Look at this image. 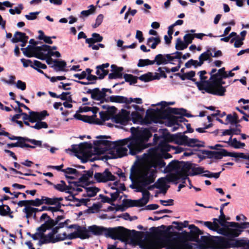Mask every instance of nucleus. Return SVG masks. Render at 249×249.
<instances>
[{
  "label": "nucleus",
  "mask_w": 249,
  "mask_h": 249,
  "mask_svg": "<svg viewBox=\"0 0 249 249\" xmlns=\"http://www.w3.org/2000/svg\"><path fill=\"white\" fill-rule=\"evenodd\" d=\"M108 98V101L118 103H125L127 105L128 98L119 95H112Z\"/></svg>",
  "instance_id": "7c9ffc66"
},
{
  "label": "nucleus",
  "mask_w": 249,
  "mask_h": 249,
  "mask_svg": "<svg viewBox=\"0 0 249 249\" xmlns=\"http://www.w3.org/2000/svg\"><path fill=\"white\" fill-rule=\"evenodd\" d=\"M43 224L45 225V226L47 228V230H51L56 225L54 219L52 218H49V219H47Z\"/></svg>",
  "instance_id": "0e129e2a"
},
{
  "label": "nucleus",
  "mask_w": 249,
  "mask_h": 249,
  "mask_svg": "<svg viewBox=\"0 0 249 249\" xmlns=\"http://www.w3.org/2000/svg\"><path fill=\"white\" fill-rule=\"evenodd\" d=\"M185 42L182 41L180 38H178L176 40L175 48L177 50H183L187 47Z\"/></svg>",
  "instance_id": "09e8293b"
},
{
  "label": "nucleus",
  "mask_w": 249,
  "mask_h": 249,
  "mask_svg": "<svg viewBox=\"0 0 249 249\" xmlns=\"http://www.w3.org/2000/svg\"><path fill=\"white\" fill-rule=\"evenodd\" d=\"M158 115L160 119H167L171 114L180 115L185 116L187 118L192 117L193 116L187 112V110L183 108H173L167 107L165 109L157 108Z\"/></svg>",
  "instance_id": "9d476101"
},
{
  "label": "nucleus",
  "mask_w": 249,
  "mask_h": 249,
  "mask_svg": "<svg viewBox=\"0 0 249 249\" xmlns=\"http://www.w3.org/2000/svg\"><path fill=\"white\" fill-rule=\"evenodd\" d=\"M86 93L90 94L91 98L93 100L100 101L101 103L108 102V98H106L107 94L104 93L102 89L100 90L98 88H95L92 89H89Z\"/></svg>",
  "instance_id": "4468645a"
},
{
  "label": "nucleus",
  "mask_w": 249,
  "mask_h": 249,
  "mask_svg": "<svg viewBox=\"0 0 249 249\" xmlns=\"http://www.w3.org/2000/svg\"><path fill=\"white\" fill-rule=\"evenodd\" d=\"M189 222L188 221H184L183 222H178V221H173L172 222V224L179 225H181V226H175L174 228L178 230L181 231L183 228H186L188 226Z\"/></svg>",
  "instance_id": "13d9d810"
},
{
  "label": "nucleus",
  "mask_w": 249,
  "mask_h": 249,
  "mask_svg": "<svg viewBox=\"0 0 249 249\" xmlns=\"http://www.w3.org/2000/svg\"><path fill=\"white\" fill-rule=\"evenodd\" d=\"M167 125L168 126L171 127L175 124L178 125V126L181 125L178 123V116H176L171 114L167 119Z\"/></svg>",
  "instance_id": "c03bdc74"
},
{
  "label": "nucleus",
  "mask_w": 249,
  "mask_h": 249,
  "mask_svg": "<svg viewBox=\"0 0 249 249\" xmlns=\"http://www.w3.org/2000/svg\"><path fill=\"white\" fill-rule=\"evenodd\" d=\"M50 46L43 44L41 46L28 45L26 48H21L24 54L28 57H35L39 59H44L42 57V51L46 52Z\"/></svg>",
  "instance_id": "1a4fd4ad"
},
{
  "label": "nucleus",
  "mask_w": 249,
  "mask_h": 249,
  "mask_svg": "<svg viewBox=\"0 0 249 249\" xmlns=\"http://www.w3.org/2000/svg\"><path fill=\"white\" fill-rule=\"evenodd\" d=\"M175 75L179 76L182 80L188 79L194 82L196 80V79L194 78V77L196 75V72L194 71H191L182 74L180 73H176L175 74Z\"/></svg>",
  "instance_id": "a878e982"
},
{
  "label": "nucleus",
  "mask_w": 249,
  "mask_h": 249,
  "mask_svg": "<svg viewBox=\"0 0 249 249\" xmlns=\"http://www.w3.org/2000/svg\"><path fill=\"white\" fill-rule=\"evenodd\" d=\"M48 124L46 122H42L41 121H38L36 123L35 125L31 126V127L38 130L40 129L41 128H48Z\"/></svg>",
  "instance_id": "6e6d98bb"
},
{
  "label": "nucleus",
  "mask_w": 249,
  "mask_h": 249,
  "mask_svg": "<svg viewBox=\"0 0 249 249\" xmlns=\"http://www.w3.org/2000/svg\"><path fill=\"white\" fill-rule=\"evenodd\" d=\"M224 142L228 143L229 145L234 148H239V145L238 144V143L240 142L238 141L236 138H234L233 139H232L231 137L228 142Z\"/></svg>",
  "instance_id": "4d7b16f0"
},
{
  "label": "nucleus",
  "mask_w": 249,
  "mask_h": 249,
  "mask_svg": "<svg viewBox=\"0 0 249 249\" xmlns=\"http://www.w3.org/2000/svg\"><path fill=\"white\" fill-rule=\"evenodd\" d=\"M229 227V226H226L225 227H223L222 228H220L219 227V228L216 230V231H217L219 234L223 235L226 237H228V229Z\"/></svg>",
  "instance_id": "338daca9"
},
{
  "label": "nucleus",
  "mask_w": 249,
  "mask_h": 249,
  "mask_svg": "<svg viewBox=\"0 0 249 249\" xmlns=\"http://www.w3.org/2000/svg\"><path fill=\"white\" fill-rule=\"evenodd\" d=\"M123 205L126 208L136 207L135 200L124 199L123 200Z\"/></svg>",
  "instance_id": "e2e57ef3"
},
{
  "label": "nucleus",
  "mask_w": 249,
  "mask_h": 249,
  "mask_svg": "<svg viewBox=\"0 0 249 249\" xmlns=\"http://www.w3.org/2000/svg\"><path fill=\"white\" fill-rule=\"evenodd\" d=\"M83 173L84 174L79 178V182H87L86 185H88L89 184V182H88L89 179L93 175V169L91 168L88 171H84Z\"/></svg>",
  "instance_id": "bb28decb"
},
{
  "label": "nucleus",
  "mask_w": 249,
  "mask_h": 249,
  "mask_svg": "<svg viewBox=\"0 0 249 249\" xmlns=\"http://www.w3.org/2000/svg\"><path fill=\"white\" fill-rule=\"evenodd\" d=\"M44 204L47 205H54L56 204L55 197L50 198L47 196H43Z\"/></svg>",
  "instance_id": "680f3d73"
},
{
  "label": "nucleus",
  "mask_w": 249,
  "mask_h": 249,
  "mask_svg": "<svg viewBox=\"0 0 249 249\" xmlns=\"http://www.w3.org/2000/svg\"><path fill=\"white\" fill-rule=\"evenodd\" d=\"M47 230V228L45 227V225L43 224H42L40 227L37 228V231H38V233H39V237H40V240L39 242V245H42L43 244H41V241L47 239L46 235L44 234V233Z\"/></svg>",
  "instance_id": "37998d69"
},
{
  "label": "nucleus",
  "mask_w": 249,
  "mask_h": 249,
  "mask_svg": "<svg viewBox=\"0 0 249 249\" xmlns=\"http://www.w3.org/2000/svg\"><path fill=\"white\" fill-rule=\"evenodd\" d=\"M154 62H155V63L158 66L167 64L165 54H162L160 53L156 55L155 57Z\"/></svg>",
  "instance_id": "c9c22d12"
},
{
  "label": "nucleus",
  "mask_w": 249,
  "mask_h": 249,
  "mask_svg": "<svg viewBox=\"0 0 249 249\" xmlns=\"http://www.w3.org/2000/svg\"><path fill=\"white\" fill-rule=\"evenodd\" d=\"M212 241L211 236H201L200 239L199 238V241L197 242L200 245L206 246L209 244Z\"/></svg>",
  "instance_id": "8fccbe9b"
},
{
  "label": "nucleus",
  "mask_w": 249,
  "mask_h": 249,
  "mask_svg": "<svg viewBox=\"0 0 249 249\" xmlns=\"http://www.w3.org/2000/svg\"><path fill=\"white\" fill-rule=\"evenodd\" d=\"M34 210H36L35 208L29 206L24 208L22 211L26 213V217L29 218L33 215L34 213Z\"/></svg>",
  "instance_id": "5fc2aeb1"
},
{
  "label": "nucleus",
  "mask_w": 249,
  "mask_h": 249,
  "mask_svg": "<svg viewBox=\"0 0 249 249\" xmlns=\"http://www.w3.org/2000/svg\"><path fill=\"white\" fill-rule=\"evenodd\" d=\"M186 163V161L173 160L165 167V172L170 173L174 171L176 172L177 171H179L181 169L182 165H185Z\"/></svg>",
  "instance_id": "aec40b11"
},
{
  "label": "nucleus",
  "mask_w": 249,
  "mask_h": 249,
  "mask_svg": "<svg viewBox=\"0 0 249 249\" xmlns=\"http://www.w3.org/2000/svg\"><path fill=\"white\" fill-rule=\"evenodd\" d=\"M61 237V234H58L55 237V235H53V236H50L48 237L47 239L41 240V244L55 243L65 240V238Z\"/></svg>",
  "instance_id": "393cba45"
},
{
  "label": "nucleus",
  "mask_w": 249,
  "mask_h": 249,
  "mask_svg": "<svg viewBox=\"0 0 249 249\" xmlns=\"http://www.w3.org/2000/svg\"><path fill=\"white\" fill-rule=\"evenodd\" d=\"M43 196H41V199L36 198L35 200H29V206L31 207V206L35 207H38L44 204L43 200Z\"/></svg>",
  "instance_id": "603ef678"
},
{
  "label": "nucleus",
  "mask_w": 249,
  "mask_h": 249,
  "mask_svg": "<svg viewBox=\"0 0 249 249\" xmlns=\"http://www.w3.org/2000/svg\"><path fill=\"white\" fill-rule=\"evenodd\" d=\"M228 237H237L243 231V230L239 228H229L228 229Z\"/></svg>",
  "instance_id": "4c0bfd02"
},
{
  "label": "nucleus",
  "mask_w": 249,
  "mask_h": 249,
  "mask_svg": "<svg viewBox=\"0 0 249 249\" xmlns=\"http://www.w3.org/2000/svg\"><path fill=\"white\" fill-rule=\"evenodd\" d=\"M112 72L108 74V79H113L121 78L123 77V71L124 68L122 67H118L115 65H111Z\"/></svg>",
  "instance_id": "5701e85b"
},
{
  "label": "nucleus",
  "mask_w": 249,
  "mask_h": 249,
  "mask_svg": "<svg viewBox=\"0 0 249 249\" xmlns=\"http://www.w3.org/2000/svg\"><path fill=\"white\" fill-rule=\"evenodd\" d=\"M160 42L161 40L159 36L156 37L152 36L147 39L146 44L150 46L151 49H154Z\"/></svg>",
  "instance_id": "f704fd0d"
},
{
  "label": "nucleus",
  "mask_w": 249,
  "mask_h": 249,
  "mask_svg": "<svg viewBox=\"0 0 249 249\" xmlns=\"http://www.w3.org/2000/svg\"><path fill=\"white\" fill-rule=\"evenodd\" d=\"M155 64V62L153 60H150L149 59H140L139 60L137 66L138 67H143L146 66L153 65Z\"/></svg>",
  "instance_id": "3c124183"
},
{
  "label": "nucleus",
  "mask_w": 249,
  "mask_h": 249,
  "mask_svg": "<svg viewBox=\"0 0 249 249\" xmlns=\"http://www.w3.org/2000/svg\"><path fill=\"white\" fill-rule=\"evenodd\" d=\"M131 136L127 139V142L124 144L118 143L115 147H112L109 152L112 155V158H122L127 155L129 149V154L136 155L148 147L150 144L147 143L152 136L149 128L132 127L130 128Z\"/></svg>",
  "instance_id": "f257e3e1"
},
{
  "label": "nucleus",
  "mask_w": 249,
  "mask_h": 249,
  "mask_svg": "<svg viewBox=\"0 0 249 249\" xmlns=\"http://www.w3.org/2000/svg\"><path fill=\"white\" fill-rule=\"evenodd\" d=\"M204 142H200L198 140L196 139H189L188 137V140L187 141L186 143H185V145H187L190 147H204Z\"/></svg>",
  "instance_id": "c756f323"
},
{
  "label": "nucleus",
  "mask_w": 249,
  "mask_h": 249,
  "mask_svg": "<svg viewBox=\"0 0 249 249\" xmlns=\"http://www.w3.org/2000/svg\"><path fill=\"white\" fill-rule=\"evenodd\" d=\"M161 152H168L171 149H175V147L169 145L166 142H160L159 145Z\"/></svg>",
  "instance_id": "58836bf2"
},
{
  "label": "nucleus",
  "mask_w": 249,
  "mask_h": 249,
  "mask_svg": "<svg viewBox=\"0 0 249 249\" xmlns=\"http://www.w3.org/2000/svg\"><path fill=\"white\" fill-rule=\"evenodd\" d=\"M175 142L178 145H185L188 140V137L180 133L175 134L173 136Z\"/></svg>",
  "instance_id": "cd10ccee"
},
{
  "label": "nucleus",
  "mask_w": 249,
  "mask_h": 249,
  "mask_svg": "<svg viewBox=\"0 0 249 249\" xmlns=\"http://www.w3.org/2000/svg\"><path fill=\"white\" fill-rule=\"evenodd\" d=\"M197 165L196 164L186 161L184 168L187 170H189V171L191 170L192 172H190V176H197L205 173L206 170H204V168L203 167L200 166L196 167Z\"/></svg>",
  "instance_id": "f3484780"
},
{
  "label": "nucleus",
  "mask_w": 249,
  "mask_h": 249,
  "mask_svg": "<svg viewBox=\"0 0 249 249\" xmlns=\"http://www.w3.org/2000/svg\"><path fill=\"white\" fill-rule=\"evenodd\" d=\"M53 188L60 192H64L69 194H72L71 189H74V188L72 185H68V187H66L61 184H54Z\"/></svg>",
  "instance_id": "2f4dec72"
},
{
  "label": "nucleus",
  "mask_w": 249,
  "mask_h": 249,
  "mask_svg": "<svg viewBox=\"0 0 249 249\" xmlns=\"http://www.w3.org/2000/svg\"><path fill=\"white\" fill-rule=\"evenodd\" d=\"M185 165H182L181 169L179 171H177L175 173L169 175L167 178L168 182H174L177 184L176 182L179 179H181L183 183H186V180L189 178L188 176H190L189 170L184 168Z\"/></svg>",
  "instance_id": "9b49d317"
},
{
  "label": "nucleus",
  "mask_w": 249,
  "mask_h": 249,
  "mask_svg": "<svg viewBox=\"0 0 249 249\" xmlns=\"http://www.w3.org/2000/svg\"><path fill=\"white\" fill-rule=\"evenodd\" d=\"M216 245L221 249L244 247L246 246L247 241L243 239H237L233 237H219L215 241Z\"/></svg>",
  "instance_id": "0eeeda50"
},
{
  "label": "nucleus",
  "mask_w": 249,
  "mask_h": 249,
  "mask_svg": "<svg viewBox=\"0 0 249 249\" xmlns=\"http://www.w3.org/2000/svg\"><path fill=\"white\" fill-rule=\"evenodd\" d=\"M176 247V249H193L192 245L186 241L178 242Z\"/></svg>",
  "instance_id": "de8ad7c7"
},
{
  "label": "nucleus",
  "mask_w": 249,
  "mask_h": 249,
  "mask_svg": "<svg viewBox=\"0 0 249 249\" xmlns=\"http://www.w3.org/2000/svg\"><path fill=\"white\" fill-rule=\"evenodd\" d=\"M77 232L78 233V237L81 239H88L90 237L89 231L85 227H81L77 229Z\"/></svg>",
  "instance_id": "b1692460"
},
{
  "label": "nucleus",
  "mask_w": 249,
  "mask_h": 249,
  "mask_svg": "<svg viewBox=\"0 0 249 249\" xmlns=\"http://www.w3.org/2000/svg\"><path fill=\"white\" fill-rule=\"evenodd\" d=\"M188 228L191 230L190 232L186 231H183L181 233L177 232H173L174 236H177L179 242L181 241H194L197 242L199 241V237L200 235L203 234V231L199 230V229L194 224L188 226Z\"/></svg>",
  "instance_id": "423d86ee"
},
{
  "label": "nucleus",
  "mask_w": 249,
  "mask_h": 249,
  "mask_svg": "<svg viewBox=\"0 0 249 249\" xmlns=\"http://www.w3.org/2000/svg\"><path fill=\"white\" fill-rule=\"evenodd\" d=\"M53 63L54 65L53 67L55 71H67V70L65 69L67 64L64 60H54Z\"/></svg>",
  "instance_id": "c85d7f7f"
},
{
  "label": "nucleus",
  "mask_w": 249,
  "mask_h": 249,
  "mask_svg": "<svg viewBox=\"0 0 249 249\" xmlns=\"http://www.w3.org/2000/svg\"><path fill=\"white\" fill-rule=\"evenodd\" d=\"M126 140L127 139H122L115 142H111L105 140H96L93 142V144L96 147L99 146L101 145H103L111 150L112 147H115L118 143H122V145L126 143Z\"/></svg>",
  "instance_id": "2eb2a0df"
},
{
  "label": "nucleus",
  "mask_w": 249,
  "mask_h": 249,
  "mask_svg": "<svg viewBox=\"0 0 249 249\" xmlns=\"http://www.w3.org/2000/svg\"><path fill=\"white\" fill-rule=\"evenodd\" d=\"M230 227L232 228H239L242 230L249 228V222H246L243 223H239L235 222H227Z\"/></svg>",
  "instance_id": "ea45409f"
},
{
  "label": "nucleus",
  "mask_w": 249,
  "mask_h": 249,
  "mask_svg": "<svg viewBox=\"0 0 249 249\" xmlns=\"http://www.w3.org/2000/svg\"><path fill=\"white\" fill-rule=\"evenodd\" d=\"M237 152H229L225 149H221L219 151H213V158L221 159L223 157L229 156L236 159Z\"/></svg>",
  "instance_id": "412c9836"
},
{
  "label": "nucleus",
  "mask_w": 249,
  "mask_h": 249,
  "mask_svg": "<svg viewBox=\"0 0 249 249\" xmlns=\"http://www.w3.org/2000/svg\"><path fill=\"white\" fill-rule=\"evenodd\" d=\"M35 113L36 115L38 121H42L44 120L47 116L49 115L48 111L45 110L40 112L35 111Z\"/></svg>",
  "instance_id": "052dcab7"
},
{
  "label": "nucleus",
  "mask_w": 249,
  "mask_h": 249,
  "mask_svg": "<svg viewBox=\"0 0 249 249\" xmlns=\"http://www.w3.org/2000/svg\"><path fill=\"white\" fill-rule=\"evenodd\" d=\"M140 80L145 82H149L153 80L152 73L148 72L147 73L142 75L139 77H138Z\"/></svg>",
  "instance_id": "bf43d9fd"
},
{
  "label": "nucleus",
  "mask_w": 249,
  "mask_h": 249,
  "mask_svg": "<svg viewBox=\"0 0 249 249\" xmlns=\"http://www.w3.org/2000/svg\"><path fill=\"white\" fill-rule=\"evenodd\" d=\"M224 77L222 76H217L213 81H210V85L213 90V95L217 96H223L226 91V88L222 85L225 84V81L223 80Z\"/></svg>",
  "instance_id": "f8f14e48"
},
{
  "label": "nucleus",
  "mask_w": 249,
  "mask_h": 249,
  "mask_svg": "<svg viewBox=\"0 0 249 249\" xmlns=\"http://www.w3.org/2000/svg\"><path fill=\"white\" fill-rule=\"evenodd\" d=\"M115 122L122 125H125L130 120V111L122 109L121 113L115 116Z\"/></svg>",
  "instance_id": "a211bd4d"
},
{
  "label": "nucleus",
  "mask_w": 249,
  "mask_h": 249,
  "mask_svg": "<svg viewBox=\"0 0 249 249\" xmlns=\"http://www.w3.org/2000/svg\"><path fill=\"white\" fill-rule=\"evenodd\" d=\"M92 37L86 38V43H89L90 44H94L96 42H100L102 41L103 37L99 34L94 33L91 35Z\"/></svg>",
  "instance_id": "72a5a7b5"
},
{
  "label": "nucleus",
  "mask_w": 249,
  "mask_h": 249,
  "mask_svg": "<svg viewBox=\"0 0 249 249\" xmlns=\"http://www.w3.org/2000/svg\"><path fill=\"white\" fill-rule=\"evenodd\" d=\"M62 172L65 174H73L76 177H78L80 175V172L74 168L68 167L66 169L62 170Z\"/></svg>",
  "instance_id": "864d4df0"
},
{
  "label": "nucleus",
  "mask_w": 249,
  "mask_h": 249,
  "mask_svg": "<svg viewBox=\"0 0 249 249\" xmlns=\"http://www.w3.org/2000/svg\"><path fill=\"white\" fill-rule=\"evenodd\" d=\"M158 111L152 108L146 110L145 117L144 118V124H150L152 122L158 123L159 118L157 117Z\"/></svg>",
  "instance_id": "dca6fc26"
},
{
  "label": "nucleus",
  "mask_w": 249,
  "mask_h": 249,
  "mask_svg": "<svg viewBox=\"0 0 249 249\" xmlns=\"http://www.w3.org/2000/svg\"><path fill=\"white\" fill-rule=\"evenodd\" d=\"M173 228L172 226H168L165 231L159 230L158 228L155 227H151L150 230L154 232L159 233L162 235V238L159 239V241L155 242H152L149 244L145 249H162L165 248V249L168 248L175 249L177 246L178 241L177 238H172L173 232L170 231V230Z\"/></svg>",
  "instance_id": "20e7f679"
},
{
  "label": "nucleus",
  "mask_w": 249,
  "mask_h": 249,
  "mask_svg": "<svg viewBox=\"0 0 249 249\" xmlns=\"http://www.w3.org/2000/svg\"><path fill=\"white\" fill-rule=\"evenodd\" d=\"M94 178L97 182H107L108 181L115 180L116 177L112 174L109 169L107 168L103 173L96 172Z\"/></svg>",
  "instance_id": "ddd939ff"
},
{
  "label": "nucleus",
  "mask_w": 249,
  "mask_h": 249,
  "mask_svg": "<svg viewBox=\"0 0 249 249\" xmlns=\"http://www.w3.org/2000/svg\"><path fill=\"white\" fill-rule=\"evenodd\" d=\"M30 67L36 71L41 69H46L47 68V66L45 64L42 63L41 62L36 60L34 61L33 64H31Z\"/></svg>",
  "instance_id": "49530a36"
},
{
  "label": "nucleus",
  "mask_w": 249,
  "mask_h": 249,
  "mask_svg": "<svg viewBox=\"0 0 249 249\" xmlns=\"http://www.w3.org/2000/svg\"><path fill=\"white\" fill-rule=\"evenodd\" d=\"M194 34H186L184 37V42L188 45L192 42L193 40L194 39Z\"/></svg>",
  "instance_id": "774afa93"
},
{
  "label": "nucleus",
  "mask_w": 249,
  "mask_h": 249,
  "mask_svg": "<svg viewBox=\"0 0 249 249\" xmlns=\"http://www.w3.org/2000/svg\"><path fill=\"white\" fill-rule=\"evenodd\" d=\"M73 116L74 118L77 120H80L90 124H102V123L100 122L98 119H95V117H96V115H93L92 116H89L76 113Z\"/></svg>",
  "instance_id": "6ab92c4d"
},
{
  "label": "nucleus",
  "mask_w": 249,
  "mask_h": 249,
  "mask_svg": "<svg viewBox=\"0 0 249 249\" xmlns=\"http://www.w3.org/2000/svg\"><path fill=\"white\" fill-rule=\"evenodd\" d=\"M29 38L28 36L24 33L17 31L14 35V37L11 39V41L13 43H18L22 41L25 38Z\"/></svg>",
  "instance_id": "473e14b6"
},
{
  "label": "nucleus",
  "mask_w": 249,
  "mask_h": 249,
  "mask_svg": "<svg viewBox=\"0 0 249 249\" xmlns=\"http://www.w3.org/2000/svg\"><path fill=\"white\" fill-rule=\"evenodd\" d=\"M124 78L125 81L129 83L130 85L136 84L137 82L138 77L130 74H124Z\"/></svg>",
  "instance_id": "a18cd8bd"
},
{
  "label": "nucleus",
  "mask_w": 249,
  "mask_h": 249,
  "mask_svg": "<svg viewBox=\"0 0 249 249\" xmlns=\"http://www.w3.org/2000/svg\"><path fill=\"white\" fill-rule=\"evenodd\" d=\"M87 192V196L89 197L95 196L100 189L96 187H84Z\"/></svg>",
  "instance_id": "a19ab883"
},
{
  "label": "nucleus",
  "mask_w": 249,
  "mask_h": 249,
  "mask_svg": "<svg viewBox=\"0 0 249 249\" xmlns=\"http://www.w3.org/2000/svg\"><path fill=\"white\" fill-rule=\"evenodd\" d=\"M173 228L172 226H168L165 231L159 230L158 228L155 227H151L150 230L154 232L159 233L162 235V238L159 239V241L155 242H152L149 244L145 249H162L165 248V249L168 248L175 249L177 246L178 241L177 238H172L173 232L170 231V230Z\"/></svg>",
  "instance_id": "39448f33"
},
{
  "label": "nucleus",
  "mask_w": 249,
  "mask_h": 249,
  "mask_svg": "<svg viewBox=\"0 0 249 249\" xmlns=\"http://www.w3.org/2000/svg\"><path fill=\"white\" fill-rule=\"evenodd\" d=\"M194 82L199 90H204L208 93L213 95V90L210 85V83H211L209 80L204 82H202V81H196V80Z\"/></svg>",
  "instance_id": "4be33fe9"
},
{
  "label": "nucleus",
  "mask_w": 249,
  "mask_h": 249,
  "mask_svg": "<svg viewBox=\"0 0 249 249\" xmlns=\"http://www.w3.org/2000/svg\"><path fill=\"white\" fill-rule=\"evenodd\" d=\"M89 232L94 235H105L114 240H119L122 242L126 241L130 238L131 241L134 242L141 239L143 236V232L133 230L130 231L123 227L113 228H106L102 226L93 225L88 227Z\"/></svg>",
  "instance_id": "f03ea898"
},
{
  "label": "nucleus",
  "mask_w": 249,
  "mask_h": 249,
  "mask_svg": "<svg viewBox=\"0 0 249 249\" xmlns=\"http://www.w3.org/2000/svg\"><path fill=\"white\" fill-rule=\"evenodd\" d=\"M0 136H4L7 137L10 140H18V141H23L25 140V137L11 135L9 133L4 130L0 131Z\"/></svg>",
  "instance_id": "79ce46f5"
},
{
  "label": "nucleus",
  "mask_w": 249,
  "mask_h": 249,
  "mask_svg": "<svg viewBox=\"0 0 249 249\" xmlns=\"http://www.w3.org/2000/svg\"><path fill=\"white\" fill-rule=\"evenodd\" d=\"M131 116L132 120L134 124L140 123L141 124H144V118L142 117V115L137 111L132 112L131 114Z\"/></svg>",
  "instance_id": "e433bc0d"
},
{
  "label": "nucleus",
  "mask_w": 249,
  "mask_h": 249,
  "mask_svg": "<svg viewBox=\"0 0 249 249\" xmlns=\"http://www.w3.org/2000/svg\"><path fill=\"white\" fill-rule=\"evenodd\" d=\"M71 151L75 154V156L79 159L81 160L83 163H86L88 161L90 155L88 153H84V151L87 149H90L92 147L91 143L88 142H84L80 143L78 145L73 144L71 145Z\"/></svg>",
  "instance_id": "6e6552de"
},
{
  "label": "nucleus",
  "mask_w": 249,
  "mask_h": 249,
  "mask_svg": "<svg viewBox=\"0 0 249 249\" xmlns=\"http://www.w3.org/2000/svg\"><path fill=\"white\" fill-rule=\"evenodd\" d=\"M156 178V171L154 170L147 169L141 174L137 183V192L142 193V197L138 200H135L136 207H142L148 203L150 193L146 190L145 187L153 183Z\"/></svg>",
  "instance_id": "7ed1b4c3"
},
{
  "label": "nucleus",
  "mask_w": 249,
  "mask_h": 249,
  "mask_svg": "<svg viewBox=\"0 0 249 249\" xmlns=\"http://www.w3.org/2000/svg\"><path fill=\"white\" fill-rule=\"evenodd\" d=\"M217 76H222V77L227 78V72L225 71V68L222 67L219 69L218 72L214 75L212 76V78L216 77Z\"/></svg>",
  "instance_id": "69168bd1"
}]
</instances>
